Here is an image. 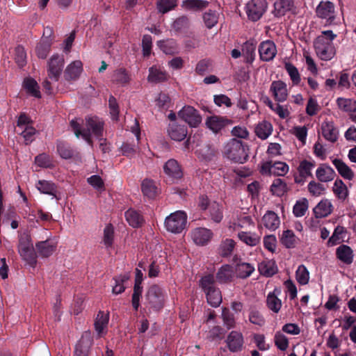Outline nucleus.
Here are the masks:
<instances>
[{"label": "nucleus", "instance_id": "nucleus-10", "mask_svg": "<svg viewBox=\"0 0 356 356\" xmlns=\"http://www.w3.org/2000/svg\"><path fill=\"white\" fill-rule=\"evenodd\" d=\"M289 166L284 162L277 161L273 163L271 161L263 162L261 165L260 172L263 175H273L277 176H284L288 173Z\"/></svg>", "mask_w": 356, "mask_h": 356}, {"label": "nucleus", "instance_id": "nucleus-5", "mask_svg": "<svg viewBox=\"0 0 356 356\" xmlns=\"http://www.w3.org/2000/svg\"><path fill=\"white\" fill-rule=\"evenodd\" d=\"M187 215L183 211H176L168 216L164 221L166 230L173 234H180L186 228Z\"/></svg>", "mask_w": 356, "mask_h": 356}, {"label": "nucleus", "instance_id": "nucleus-7", "mask_svg": "<svg viewBox=\"0 0 356 356\" xmlns=\"http://www.w3.org/2000/svg\"><path fill=\"white\" fill-rule=\"evenodd\" d=\"M147 306L153 310H159L163 308L165 299V291L158 285L151 286L146 293Z\"/></svg>", "mask_w": 356, "mask_h": 356}, {"label": "nucleus", "instance_id": "nucleus-56", "mask_svg": "<svg viewBox=\"0 0 356 356\" xmlns=\"http://www.w3.org/2000/svg\"><path fill=\"white\" fill-rule=\"evenodd\" d=\"M275 344L277 348L282 350H286L289 346L288 338L280 331L277 332L274 337Z\"/></svg>", "mask_w": 356, "mask_h": 356}, {"label": "nucleus", "instance_id": "nucleus-61", "mask_svg": "<svg viewBox=\"0 0 356 356\" xmlns=\"http://www.w3.org/2000/svg\"><path fill=\"white\" fill-rule=\"evenodd\" d=\"M35 164L42 168H51L53 166V161L50 156L46 154H41L35 159Z\"/></svg>", "mask_w": 356, "mask_h": 356}, {"label": "nucleus", "instance_id": "nucleus-21", "mask_svg": "<svg viewBox=\"0 0 356 356\" xmlns=\"http://www.w3.org/2000/svg\"><path fill=\"white\" fill-rule=\"evenodd\" d=\"M314 216L318 218L329 216L333 211V205L328 199L321 200L313 209Z\"/></svg>", "mask_w": 356, "mask_h": 356}, {"label": "nucleus", "instance_id": "nucleus-59", "mask_svg": "<svg viewBox=\"0 0 356 356\" xmlns=\"http://www.w3.org/2000/svg\"><path fill=\"white\" fill-rule=\"evenodd\" d=\"M203 19L206 26L211 29L218 23V15L214 11L209 10L204 14Z\"/></svg>", "mask_w": 356, "mask_h": 356}, {"label": "nucleus", "instance_id": "nucleus-13", "mask_svg": "<svg viewBox=\"0 0 356 356\" xmlns=\"http://www.w3.org/2000/svg\"><path fill=\"white\" fill-rule=\"evenodd\" d=\"M190 235L195 245L204 246L211 241L213 233L211 229L205 227H196L191 231Z\"/></svg>", "mask_w": 356, "mask_h": 356}, {"label": "nucleus", "instance_id": "nucleus-28", "mask_svg": "<svg viewBox=\"0 0 356 356\" xmlns=\"http://www.w3.org/2000/svg\"><path fill=\"white\" fill-rule=\"evenodd\" d=\"M35 187L40 193L51 195L53 198L59 199L57 197V187L53 182L46 180H39L35 184Z\"/></svg>", "mask_w": 356, "mask_h": 356}, {"label": "nucleus", "instance_id": "nucleus-25", "mask_svg": "<svg viewBox=\"0 0 356 356\" xmlns=\"http://www.w3.org/2000/svg\"><path fill=\"white\" fill-rule=\"evenodd\" d=\"M280 243L286 248H295L300 243V239L297 237L292 230H284L280 238Z\"/></svg>", "mask_w": 356, "mask_h": 356}, {"label": "nucleus", "instance_id": "nucleus-30", "mask_svg": "<svg viewBox=\"0 0 356 356\" xmlns=\"http://www.w3.org/2000/svg\"><path fill=\"white\" fill-rule=\"evenodd\" d=\"M275 13L277 17L284 16L288 12L293 11L294 3L293 0H277L274 3Z\"/></svg>", "mask_w": 356, "mask_h": 356}, {"label": "nucleus", "instance_id": "nucleus-31", "mask_svg": "<svg viewBox=\"0 0 356 356\" xmlns=\"http://www.w3.org/2000/svg\"><path fill=\"white\" fill-rule=\"evenodd\" d=\"M337 257L346 264H350L353 261V252L346 245H341L336 250Z\"/></svg>", "mask_w": 356, "mask_h": 356}, {"label": "nucleus", "instance_id": "nucleus-4", "mask_svg": "<svg viewBox=\"0 0 356 356\" xmlns=\"http://www.w3.org/2000/svg\"><path fill=\"white\" fill-rule=\"evenodd\" d=\"M200 284L206 293L208 303L212 307H218L222 302V296L220 290L214 286L213 276L208 275L203 277Z\"/></svg>", "mask_w": 356, "mask_h": 356}, {"label": "nucleus", "instance_id": "nucleus-18", "mask_svg": "<svg viewBox=\"0 0 356 356\" xmlns=\"http://www.w3.org/2000/svg\"><path fill=\"white\" fill-rule=\"evenodd\" d=\"M270 90L277 102H284L288 97L286 84L282 81H273Z\"/></svg>", "mask_w": 356, "mask_h": 356}, {"label": "nucleus", "instance_id": "nucleus-19", "mask_svg": "<svg viewBox=\"0 0 356 356\" xmlns=\"http://www.w3.org/2000/svg\"><path fill=\"white\" fill-rule=\"evenodd\" d=\"M167 131L171 139L177 141L184 140L187 135V129L177 122H170Z\"/></svg>", "mask_w": 356, "mask_h": 356}, {"label": "nucleus", "instance_id": "nucleus-17", "mask_svg": "<svg viewBox=\"0 0 356 356\" xmlns=\"http://www.w3.org/2000/svg\"><path fill=\"white\" fill-rule=\"evenodd\" d=\"M83 70V63L81 60L72 61L66 67L64 77L67 81H75L79 78Z\"/></svg>", "mask_w": 356, "mask_h": 356}, {"label": "nucleus", "instance_id": "nucleus-51", "mask_svg": "<svg viewBox=\"0 0 356 356\" xmlns=\"http://www.w3.org/2000/svg\"><path fill=\"white\" fill-rule=\"evenodd\" d=\"M308 200L303 197L296 201L293 208V213L296 217L303 216L308 209Z\"/></svg>", "mask_w": 356, "mask_h": 356}, {"label": "nucleus", "instance_id": "nucleus-22", "mask_svg": "<svg viewBox=\"0 0 356 356\" xmlns=\"http://www.w3.org/2000/svg\"><path fill=\"white\" fill-rule=\"evenodd\" d=\"M261 225L270 231H275L280 227V220L277 213L269 211L264 215Z\"/></svg>", "mask_w": 356, "mask_h": 356}, {"label": "nucleus", "instance_id": "nucleus-2", "mask_svg": "<svg viewBox=\"0 0 356 356\" xmlns=\"http://www.w3.org/2000/svg\"><path fill=\"white\" fill-rule=\"evenodd\" d=\"M337 38L332 31L327 30L321 32L314 42V46L317 56L323 60H331L336 54L333 40Z\"/></svg>", "mask_w": 356, "mask_h": 356}, {"label": "nucleus", "instance_id": "nucleus-36", "mask_svg": "<svg viewBox=\"0 0 356 356\" xmlns=\"http://www.w3.org/2000/svg\"><path fill=\"white\" fill-rule=\"evenodd\" d=\"M157 46L165 54L172 55L178 53V46L172 39L158 41Z\"/></svg>", "mask_w": 356, "mask_h": 356}, {"label": "nucleus", "instance_id": "nucleus-34", "mask_svg": "<svg viewBox=\"0 0 356 356\" xmlns=\"http://www.w3.org/2000/svg\"><path fill=\"white\" fill-rule=\"evenodd\" d=\"M124 216L129 225L133 227H138L143 223V216L136 210L133 209H128Z\"/></svg>", "mask_w": 356, "mask_h": 356}, {"label": "nucleus", "instance_id": "nucleus-20", "mask_svg": "<svg viewBox=\"0 0 356 356\" xmlns=\"http://www.w3.org/2000/svg\"><path fill=\"white\" fill-rule=\"evenodd\" d=\"M108 321V313L99 312L95 321V331L99 337H102L106 334Z\"/></svg>", "mask_w": 356, "mask_h": 356}, {"label": "nucleus", "instance_id": "nucleus-6", "mask_svg": "<svg viewBox=\"0 0 356 356\" xmlns=\"http://www.w3.org/2000/svg\"><path fill=\"white\" fill-rule=\"evenodd\" d=\"M18 252L22 259L29 265L32 267L35 266L36 255L31 243V237L26 234H23L19 237Z\"/></svg>", "mask_w": 356, "mask_h": 356}, {"label": "nucleus", "instance_id": "nucleus-58", "mask_svg": "<svg viewBox=\"0 0 356 356\" xmlns=\"http://www.w3.org/2000/svg\"><path fill=\"white\" fill-rule=\"evenodd\" d=\"M284 67L293 83L294 85H298L300 82V75L298 69L290 63H285Z\"/></svg>", "mask_w": 356, "mask_h": 356}, {"label": "nucleus", "instance_id": "nucleus-14", "mask_svg": "<svg viewBox=\"0 0 356 356\" xmlns=\"http://www.w3.org/2000/svg\"><path fill=\"white\" fill-rule=\"evenodd\" d=\"M230 124L231 121L227 118L216 115L207 118L205 120L207 128L214 134L220 133Z\"/></svg>", "mask_w": 356, "mask_h": 356}, {"label": "nucleus", "instance_id": "nucleus-33", "mask_svg": "<svg viewBox=\"0 0 356 356\" xmlns=\"http://www.w3.org/2000/svg\"><path fill=\"white\" fill-rule=\"evenodd\" d=\"M332 163L337 168L339 175L345 179L352 180L354 178L355 175L353 171L343 161L334 159Z\"/></svg>", "mask_w": 356, "mask_h": 356}, {"label": "nucleus", "instance_id": "nucleus-24", "mask_svg": "<svg viewBox=\"0 0 356 356\" xmlns=\"http://www.w3.org/2000/svg\"><path fill=\"white\" fill-rule=\"evenodd\" d=\"M281 293V290L275 288L272 292H270L266 298V304L269 309L275 313H278L282 307V301L278 298Z\"/></svg>", "mask_w": 356, "mask_h": 356}, {"label": "nucleus", "instance_id": "nucleus-53", "mask_svg": "<svg viewBox=\"0 0 356 356\" xmlns=\"http://www.w3.org/2000/svg\"><path fill=\"white\" fill-rule=\"evenodd\" d=\"M177 5V0H158L156 7L159 13H166L173 10Z\"/></svg>", "mask_w": 356, "mask_h": 356}, {"label": "nucleus", "instance_id": "nucleus-32", "mask_svg": "<svg viewBox=\"0 0 356 356\" xmlns=\"http://www.w3.org/2000/svg\"><path fill=\"white\" fill-rule=\"evenodd\" d=\"M316 175L319 181L322 182H328L334 179L335 173L331 167L322 164L317 168Z\"/></svg>", "mask_w": 356, "mask_h": 356}, {"label": "nucleus", "instance_id": "nucleus-15", "mask_svg": "<svg viewBox=\"0 0 356 356\" xmlns=\"http://www.w3.org/2000/svg\"><path fill=\"white\" fill-rule=\"evenodd\" d=\"M259 53L261 60L266 62L270 61L277 54L276 45L269 40L263 41L259 46Z\"/></svg>", "mask_w": 356, "mask_h": 356}, {"label": "nucleus", "instance_id": "nucleus-12", "mask_svg": "<svg viewBox=\"0 0 356 356\" xmlns=\"http://www.w3.org/2000/svg\"><path fill=\"white\" fill-rule=\"evenodd\" d=\"M178 116L191 127H197L202 122L199 112L191 106H184L179 111Z\"/></svg>", "mask_w": 356, "mask_h": 356}, {"label": "nucleus", "instance_id": "nucleus-50", "mask_svg": "<svg viewBox=\"0 0 356 356\" xmlns=\"http://www.w3.org/2000/svg\"><path fill=\"white\" fill-rule=\"evenodd\" d=\"M24 88L26 90L27 92L35 97H40V92L39 86L36 81L31 78H26L24 81Z\"/></svg>", "mask_w": 356, "mask_h": 356}, {"label": "nucleus", "instance_id": "nucleus-64", "mask_svg": "<svg viewBox=\"0 0 356 356\" xmlns=\"http://www.w3.org/2000/svg\"><path fill=\"white\" fill-rule=\"evenodd\" d=\"M156 106L163 110L169 108L171 106V100L169 96L164 93L159 95L158 98L156 100Z\"/></svg>", "mask_w": 356, "mask_h": 356}, {"label": "nucleus", "instance_id": "nucleus-48", "mask_svg": "<svg viewBox=\"0 0 356 356\" xmlns=\"http://www.w3.org/2000/svg\"><path fill=\"white\" fill-rule=\"evenodd\" d=\"M332 191L335 195L341 200H345L348 195V191L346 184L341 179H336L333 187Z\"/></svg>", "mask_w": 356, "mask_h": 356}, {"label": "nucleus", "instance_id": "nucleus-35", "mask_svg": "<svg viewBox=\"0 0 356 356\" xmlns=\"http://www.w3.org/2000/svg\"><path fill=\"white\" fill-rule=\"evenodd\" d=\"M238 238L250 246H255L260 242L261 237L257 234L250 232H240L238 234Z\"/></svg>", "mask_w": 356, "mask_h": 356}, {"label": "nucleus", "instance_id": "nucleus-37", "mask_svg": "<svg viewBox=\"0 0 356 356\" xmlns=\"http://www.w3.org/2000/svg\"><path fill=\"white\" fill-rule=\"evenodd\" d=\"M36 248L41 257H48L54 252L56 245L49 241H40L36 244Z\"/></svg>", "mask_w": 356, "mask_h": 356}, {"label": "nucleus", "instance_id": "nucleus-26", "mask_svg": "<svg viewBox=\"0 0 356 356\" xmlns=\"http://www.w3.org/2000/svg\"><path fill=\"white\" fill-rule=\"evenodd\" d=\"M227 343L229 349L232 352H236L242 348L243 344V337L241 332L232 331L229 334Z\"/></svg>", "mask_w": 356, "mask_h": 356}, {"label": "nucleus", "instance_id": "nucleus-63", "mask_svg": "<svg viewBox=\"0 0 356 356\" xmlns=\"http://www.w3.org/2000/svg\"><path fill=\"white\" fill-rule=\"evenodd\" d=\"M114 238V229L111 225H107L104 230V243L107 247H111Z\"/></svg>", "mask_w": 356, "mask_h": 356}, {"label": "nucleus", "instance_id": "nucleus-54", "mask_svg": "<svg viewBox=\"0 0 356 356\" xmlns=\"http://www.w3.org/2000/svg\"><path fill=\"white\" fill-rule=\"evenodd\" d=\"M234 247V241L230 238H226L222 241L220 245L219 253L223 257H227L232 253Z\"/></svg>", "mask_w": 356, "mask_h": 356}, {"label": "nucleus", "instance_id": "nucleus-46", "mask_svg": "<svg viewBox=\"0 0 356 356\" xmlns=\"http://www.w3.org/2000/svg\"><path fill=\"white\" fill-rule=\"evenodd\" d=\"M51 42L48 37H43L40 42L36 46L35 52L40 58H45L49 52Z\"/></svg>", "mask_w": 356, "mask_h": 356}, {"label": "nucleus", "instance_id": "nucleus-45", "mask_svg": "<svg viewBox=\"0 0 356 356\" xmlns=\"http://www.w3.org/2000/svg\"><path fill=\"white\" fill-rule=\"evenodd\" d=\"M338 107L347 113L356 112V101L353 99L339 97L337 99Z\"/></svg>", "mask_w": 356, "mask_h": 356}, {"label": "nucleus", "instance_id": "nucleus-40", "mask_svg": "<svg viewBox=\"0 0 356 356\" xmlns=\"http://www.w3.org/2000/svg\"><path fill=\"white\" fill-rule=\"evenodd\" d=\"M254 271V266L247 262H239L236 266V273L238 277L246 278Z\"/></svg>", "mask_w": 356, "mask_h": 356}, {"label": "nucleus", "instance_id": "nucleus-57", "mask_svg": "<svg viewBox=\"0 0 356 356\" xmlns=\"http://www.w3.org/2000/svg\"><path fill=\"white\" fill-rule=\"evenodd\" d=\"M286 184L281 179H276L273 181L270 190L272 193L277 196L283 195L286 191Z\"/></svg>", "mask_w": 356, "mask_h": 356}, {"label": "nucleus", "instance_id": "nucleus-39", "mask_svg": "<svg viewBox=\"0 0 356 356\" xmlns=\"http://www.w3.org/2000/svg\"><path fill=\"white\" fill-rule=\"evenodd\" d=\"M258 270L261 275L266 277L272 276L277 271L275 263L272 260L261 262L258 266Z\"/></svg>", "mask_w": 356, "mask_h": 356}, {"label": "nucleus", "instance_id": "nucleus-49", "mask_svg": "<svg viewBox=\"0 0 356 356\" xmlns=\"http://www.w3.org/2000/svg\"><path fill=\"white\" fill-rule=\"evenodd\" d=\"M314 166L315 163L314 161L312 162L307 160L302 161L298 168L300 176L303 179L312 176V170Z\"/></svg>", "mask_w": 356, "mask_h": 356}, {"label": "nucleus", "instance_id": "nucleus-41", "mask_svg": "<svg viewBox=\"0 0 356 356\" xmlns=\"http://www.w3.org/2000/svg\"><path fill=\"white\" fill-rule=\"evenodd\" d=\"M223 207L213 201L209 204V212L211 220L215 222H220L223 218Z\"/></svg>", "mask_w": 356, "mask_h": 356}, {"label": "nucleus", "instance_id": "nucleus-38", "mask_svg": "<svg viewBox=\"0 0 356 356\" xmlns=\"http://www.w3.org/2000/svg\"><path fill=\"white\" fill-rule=\"evenodd\" d=\"M168 76L165 71L160 68L153 66L149 69V75L147 80L151 83H158L167 80Z\"/></svg>", "mask_w": 356, "mask_h": 356}, {"label": "nucleus", "instance_id": "nucleus-52", "mask_svg": "<svg viewBox=\"0 0 356 356\" xmlns=\"http://www.w3.org/2000/svg\"><path fill=\"white\" fill-rule=\"evenodd\" d=\"M296 279L301 285H305L309 280V272L304 265H300L296 271Z\"/></svg>", "mask_w": 356, "mask_h": 356}, {"label": "nucleus", "instance_id": "nucleus-43", "mask_svg": "<svg viewBox=\"0 0 356 356\" xmlns=\"http://www.w3.org/2000/svg\"><path fill=\"white\" fill-rule=\"evenodd\" d=\"M209 2L204 0H183L181 7L185 10H200L207 8Z\"/></svg>", "mask_w": 356, "mask_h": 356}, {"label": "nucleus", "instance_id": "nucleus-44", "mask_svg": "<svg viewBox=\"0 0 356 356\" xmlns=\"http://www.w3.org/2000/svg\"><path fill=\"white\" fill-rule=\"evenodd\" d=\"M272 131L271 124L266 121L259 122L255 128L257 136L262 140L266 139L271 134Z\"/></svg>", "mask_w": 356, "mask_h": 356}, {"label": "nucleus", "instance_id": "nucleus-9", "mask_svg": "<svg viewBox=\"0 0 356 356\" xmlns=\"http://www.w3.org/2000/svg\"><path fill=\"white\" fill-rule=\"evenodd\" d=\"M266 8V0H250L245 5V13L249 19L255 22L262 17Z\"/></svg>", "mask_w": 356, "mask_h": 356}, {"label": "nucleus", "instance_id": "nucleus-23", "mask_svg": "<svg viewBox=\"0 0 356 356\" xmlns=\"http://www.w3.org/2000/svg\"><path fill=\"white\" fill-rule=\"evenodd\" d=\"M165 173L170 177L178 179L182 177V170L178 162L175 159H169L163 166Z\"/></svg>", "mask_w": 356, "mask_h": 356}, {"label": "nucleus", "instance_id": "nucleus-8", "mask_svg": "<svg viewBox=\"0 0 356 356\" xmlns=\"http://www.w3.org/2000/svg\"><path fill=\"white\" fill-rule=\"evenodd\" d=\"M65 60L63 55H53L47 63L48 78L53 81H58L63 70Z\"/></svg>", "mask_w": 356, "mask_h": 356}, {"label": "nucleus", "instance_id": "nucleus-1", "mask_svg": "<svg viewBox=\"0 0 356 356\" xmlns=\"http://www.w3.org/2000/svg\"><path fill=\"white\" fill-rule=\"evenodd\" d=\"M70 124L77 138L81 136L89 144L91 143V137L99 138L102 136L103 122L97 117H88L86 118L85 127L81 128L77 120H72Z\"/></svg>", "mask_w": 356, "mask_h": 356}, {"label": "nucleus", "instance_id": "nucleus-55", "mask_svg": "<svg viewBox=\"0 0 356 356\" xmlns=\"http://www.w3.org/2000/svg\"><path fill=\"white\" fill-rule=\"evenodd\" d=\"M233 277V270L229 265L222 266L217 273V279L220 282H226Z\"/></svg>", "mask_w": 356, "mask_h": 356}, {"label": "nucleus", "instance_id": "nucleus-3", "mask_svg": "<svg viewBox=\"0 0 356 356\" xmlns=\"http://www.w3.org/2000/svg\"><path fill=\"white\" fill-rule=\"evenodd\" d=\"M224 155L234 162L243 163L248 157V149L241 140L232 139L224 147Z\"/></svg>", "mask_w": 356, "mask_h": 356}, {"label": "nucleus", "instance_id": "nucleus-29", "mask_svg": "<svg viewBox=\"0 0 356 356\" xmlns=\"http://www.w3.org/2000/svg\"><path fill=\"white\" fill-rule=\"evenodd\" d=\"M91 345L90 334L86 333L80 339L75 347V356H88V349Z\"/></svg>", "mask_w": 356, "mask_h": 356}, {"label": "nucleus", "instance_id": "nucleus-11", "mask_svg": "<svg viewBox=\"0 0 356 356\" xmlns=\"http://www.w3.org/2000/svg\"><path fill=\"white\" fill-rule=\"evenodd\" d=\"M316 12L318 17L325 21L326 24L332 25L336 24L335 8L334 3L331 1H321L316 7Z\"/></svg>", "mask_w": 356, "mask_h": 356}, {"label": "nucleus", "instance_id": "nucleus-16", "mask_svg": "<svg viewBox=\"0 0 356 356\" xmlns=\"http://www.w3.org/2000/svg\"><path fill=\"white\" fill-rule=\"evenodd\" d=\"M140 188L143 195L149 199L155 198L160 192L157 183L149 178L142 180Z\"/></svg>", "mask_w": 356, "mask_h": 356}, {"label": "nucleus", "instance_id": "nucleus-27", "mask_svg": "<svg viewBox=\"0 0 356 356\" xmlns=\"http://www.w3.org/2000/svg\"><path fill=\"white\" fill-rule=\"evenodd\" d=\"M321 131L323 136L331 143L335 142L339 136V131L333 122L325 121L322 123Z\"/></svg>", "mask_w": 356, "mask_h": 356}, {"label": "nucleus", "instance_id": "nucleus-62", "mask_svg": "<svg viewBox=\"0 0 356 356\" xmlns=\"http://www.w3.org/2000/svg\"><path fill=\"white\" fill-rule=\"evenodd\" d=\"M309 192L315 197L320 196L324 193L325 188L320 184L314 181H310L308 184Z\"/></svg>", "mask_w": 356, "mask_h": 356}, {"label": "nucleus", "instance_id": "nucleus-60", "mask_svg": "<svg viewBox=\"0 0 356 356\" xmlns=\"http://www.w3.org/2000/svg\"><path fill=\"white\" fill-rule=\"evenodd\" d=\"M15 60L18 66L23 67L26 63V54L23 47L18 46L15 49Z\"/></svg>", "mask_w": 356, "mask_h": 356}, {"label": "nucleus", "instance_id": "nucleus-47", "mask_svg": "<svg viewBox=\"0 0 356 356\" xmlns=\"http://www.w3.org/2000/svg\"><path fill=\"white\" fill-rule=\"evenodd\" d=\"M112 81L120 85H125L130 81V76L126 70L120 68L113 72Z\"/></svg>", "mask_w": 356, "mask_h": 356}, {"label": "nucleus", "instance_id": "nucleus-42", "mask_svg": "<svg viewBox=\"0 0 356 356\" xmlns=\"http://www.w3.org/2000/svg\"><path fill=\"white\" fill-rule=\"evenodd\" d=\"M253 224L252 220L249 216H241L237 220L236 218L230 220L228 224V227L233 231L238 228H243Z\"/></svg>", "mask_w": 356, "mask_h": 356}]
</instances>
